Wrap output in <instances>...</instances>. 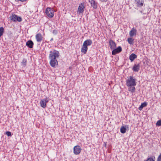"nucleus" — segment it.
Returning a JSON list of instances; mask_svg holds the SVG:
<instances>
[{
	"instance_id": "f257e3e1",
	"label": "nucleus",
	"mask_w": 161,
	"mask_h": 161,
	"mask_svg": "<svg viewBox=\"0 0 161 161\" xmlns=\"http://www.w3.org/2000/svg\"><path fill=\"white\" fill-rule=\"evenodd\" d=\"M59 52L55 49L50 52L49 58L50 60V64L52 67L54 68L58 65V62L56 58H59Z\"/></svg>"
},
{
	"instance_id": "f03ea898",
	"label": "nucleus",
	"mask_w": 161,
	"mask_h": 161,
	"mask_svg": "<svg viewBox=\"0 0 161 161\" xmlns=\"http://www.w3.org/2000/svg\"><path fill=\"white\" fill-rule=\"evenodd\" d=\"M136 79L132 76H130L126 80V84L129 87L134 86L136 85Z\"/></svg>"
},
{
	"instance_id": "7ed1b4c3",
	"label": "nucleus",
	"mask_w": 161,
	"mask_h": 161,
	"mask_svg": "<svg viewBox=\"0 0 161 161\" xmlns=\"http://www.w3.org/2000/svg\"><path fill=\"white\" fill-rule=\"evenodd\" d=\"M45 13L47 16L50 18H52L54 15V12L53 10L50 7H47Z\"/></svg>"
},
{
	"instance_id": "20e7f679",
	"label": "nucleus",
	"mask_w": 161,
	"mask_h": 161,
	"mask_svg": "<svg viewBox=\"0 0 161 161\" xmlns=\"http://www.w3.org/2000/svg\"><path fill=\"white\" fill-rule=\"evenodd\" d=\"M11 20L14 22H21L22 20L21 17L18 16L17 15L12 14L10 17Z\"/></svg>"
},
{
	"instance_id": "39448f33",
	"label": "nucleus",
	"mask_w": 161,
	"mask_h": 161,
	"mask_svg": "<svg viewBox=\"0 0 161 161\" xmlns=\"http://www.w3.org/2000/svg\"><path fill=\"white\" fill-rule=\"evenodd\" d=\"M74 153L75 155L79 154L81 150L80 147L78 145L75 146L73 148Z\"/></svg>"
},
{
	"instance_id": "423d86ee",
	"label": "nucleus",
	"mask_w": 161,
	"mask_h": 161,
	"mask_svg": "<svg viewBox=\"0 0 161 161\" xmlns=\"http://www.w3.org/2000/svg\"><path fill=\"white\" fill-rule=\"evenodd\" d=\"M85 8L84 3H82L79 6L77 12L79 14L83 13L84 12V9Z\"/></svg>"
},
{
	"instance_id": "0eeeda50",
	"label": "nucleus",
	"mask_w": 161,
	"mask_h": 161,
	"mask_svg": "<svg viewBox=\"0 0 161 161\" xmlns=\"http://www.w3.org/2000/svg\"><path fill=\"white\" fill-rule=\"evenodd\" d=\"M113 50L112 52V54L115 55L117 53L120 52L122 51V48L120 46H119L117 48H115Z\"/></svg>"
},
{
	"instance_id": "6e6552de",
	"label": "nucleus",
	"mask_w": 161,
	"mask_h": 161,
	"mask_svg": "<svg viewBox=\"0 0 161 161\" xmlns=\"http://www.w3.org/2000/svg\"><path fill=\"white\" fill-rule=\"evenodd\" d=\"M48 100L47 98H46L44 99L41 100L40 102L41 107L44 108L46 107V103L48 102Z\"/></svg>"
},
{
	"instance_id": "1a4fd4ad",
	"label": "nucleus",
	"mask_w": 161,
	"mask_h": 161,
	"mask_svg": "<svg viewBox=\"0 0 161 161\" xmlns=\"http://www.w3.org/2000/svg\"><path fill=\"white\" fill-rule=\"evenodd\" d=\"M109 44L110 48L111 49L113 50L116 47V45L115 42L112 40H110L109 41Z\"/></svg>"
},
{
	"instance_id": "9d476101",
	"label": "nucleus",
	"mask_w": 161,
	"mask_h": 161,
	"mask_svg": "<svg viewBox=\"0 0 161 161\" xmlns=\"http://www.w3.org/2000/svg\"><path fill=\"white\" fill-rule=\"evenodd\" d=\"M89 2L90 3L91 6L94 8L96 9L97 7V3L94 0H89Z\"/></svg>"
},
{
	"instance_id": "9b49d317",
	"label": "nucleus",
	"mask_w": 161,
	"mask_h": 161,
	"mask_svg": "<svg viewBox=\"0 0 161 161\" xmlns=\"http://www.w3.org/2000/svg\"><path fill=\"white\" fill-rule=\"evenodd\" d=\"M36 38L37 42H41L42 38V34L40 33H38L36 34Z\"/></svg>"
},
{
	"instance_id": "f8f14e48",
	"label": "nucleus",
	"mask_w": 161,
	"mask_h": 161,
	"mask_svg": "<svg viewBox=\"0 0 161 161\" xmlns=\"http://www.w3.org/2000/svg\"><path fill=\"white\" fill-rule=\"evenodd\" d=\"M140 64H135L132 68V70L134 72H137L140 69Z\"/></svg>"
},
{
	"instance_id": "ddd939ff",
	"label": "nucleus",
	"mask_w": 161,
	"mask_h": 161,
	"mask_svg": "<svg viewBox=\"0 0 161 161\" xmlns=\"http://www.w3.org/2000/svg\"><path fill=\"white\" fill-rule=\"evenodd\" d=\"M92 43V41L91 39H87L85 41L83 44L87 47L88 46L91 45Z\"/></svg>"
},
{
	"instance_id": "4468645a",
	"label": "nucleus",
	"mask_w": 161,
	"mask_h": 161,
	"mask_svg": "<svg viewBox=\"0 0 161 161\" xmlns=\"http://www.w3.org/2000/svg\"><path fill=\"white\" fill-rule=\"evenodd\" d=\"M26 45L28 47L31 48L33 47L34 43L31 40H29L26 42Z\"/></svg>"
},
{
	"instance_id": "2eb2a0df",
	"label": "nucleus",
	"mask_w": 161,
	"mask_h": 161,
	"mask_svg": "<svg viewBox=\"0 0 161 161\" xmlns=\"http://www.w3.org/2000/svg\"><path fill=\"white\" fill-rule=\"evenodd\" d=\"M136 30L132 28V30L130 31L129 34L131 37H132L136 34Z\"/></svg>"
},
{
	"instance_id": "dca6fc26",
	"label": "nucleus",
	"mask_w": 161,
	"mask_h": 161,
	"mask_svg": "<svg viewBox=\"0 0 161 161\" xmlns=\"http://www.w3.org/2000/svg\"><path fill=\"white\" fill-rule=\"evenodd\" d=\"M88 49V47L86 46L83 44L82 47L81 49V52L84 54L86 53Z\"/></svg>"
},
{
	"instance_id": "f3484780",
	"label": "nucleus",
	"mask_w": 161,
	"mask_h": 161,
	"mask_svg": "<svg viewBox=\"0 0 161 161\" xmlns=\"http://www.w3.org/2000/svg\"><path fill=\"white\" fill-rule=\"evenodd\" d=\"M137 55L134 53H132L129 56V59L130 61L132 62L134 61V60L136 58H137Z\"/></svg>"
},
{
	"instance_id": "a211bd4d",
	"label": "nucleus",
	"mask_w": 161,
	"mask_h": 161,
	"mask_svg": "<svg viewBox=\"0 0 161 161\" xmlns=\"http://www.w3.org/2000/svg\"><path fill=\"white\" fill-rule=\"evenodd\" d=\"M147 103L145 102L142 103L138 108L139 110H142L143 107H146L147 105Z\"/></svg>"
},
{
	"instance_id": "6ab92c4d",
	"label": "nucleus",
	"mask_w": 161,
	"mask_h": 161,
	"mask_svg": "<svg viewBox=\"0 0 161 161\" xmlns=\"http://www.w3.org/2000/svg\"><path fill=\"white\" fill-rule=\"evenodd\" d=\"M128 91L132 93H134L136 91V89L134 86L130 87L128 88Z\"/></svg>"
},
{
	"instance_id": "aec40b11",
	"label": "nucleus",
	"mask_w": 161,
	"mask_h": 161,
	"mask_svg": "<svg viewBox=\"0 0 161 161\" xmlns=\"http://www.w3.org/2000/svg\"><path fill=\"white\" fill-rule=\"evenodd\" d=\"M134 39L132 38H128L127 39V41L129 43L130 45H133L134 44Z\"/></svg>"
},
{
	"instance_id": "412c9836",
	"label": "nucleus",
	"mask_w": 161,
	"mask_h": 161,
	"mask_svg": "<svg viewBox=\"0 0 161 161\" xmlns=\"http://www.w3.org/2000/svg\"><path fill=\"white\" fill-rule=\"evenodd\" d=\"M137 6L138 7H141L143 6V3L142 2V0H137L136 1Z\"/></svg>"
},
{
	"instance_id": "4be33fe9",
	"label": "nucleus",
	"mask_w": 161,
	"mask_h": 161,
	"mask_svg": "<svg viewBox=\"0 0 161 161\" xmlns=\"http://www.w3.org/2000/svg\"><path fill=\"white\" fill-rule=\"evenodd\" d=\"M120 132L122 133H125L126 132V128L124 126H122L120 128Z\"/></svg>"
},
{
	"instance_id": "5701e85b",
	"label": "nucleus",
	"mask_w": 161,
	"mask_h": 161,
	"mask_svg": "<svg viewBox=\"0 0 161 161\" xmlns=\"http://www.w3.org/2000/svg\"><path fill=\"white\" fill-rule=\"evenodd\" d=\"M27 62V61L25 59H23L22 62V64L24 66H25L26 65V63Z\"/></svg>"
},
{
	"instance_id": "b1692460",
	"label": "nucleus",
	"mask_w": 161,
	"mask_h": 161,
	"mask_svg": "<svg viewBox=\"0 0 161 161\" xmlns=\"http://www.w3.org/2000/svg\"><path fill=\"white\" fill-rule=\"evenodd\" d=\"M4 28L3 27H0V36H1L3 34Z\"/></svg>"
},
{
	"instance_id": "393cba45",
	"label": "nucleus",
	"mask_w": 161,
	"mask_h": 161,
	"mask_svg": "<svg viewBox=\"0 0 161 161\" xmlns=\"http://www.w3.org/2000/svg\"><path fill=\"white\" fill-rule=\"evenodd\" d=\"M156 125L157 126H161V120H159L157 122Z\"/></svg>"
},
{
	"instance_id": "a878e982",
	"label": "nucleus",
	"mask_w": 161,
	"mask_h": 161,
	"mask_svg": "<svg viewBox=\"0 0 161 161\" xmlns=\"http://www.w3.org/2000/svg\"><path fill=\"white\" fill-rule=\"evenodd\" d=\"M6 134L8 136H11V133L10 132L7 131L6 133Z\"/></svg>"
},
{
	"instance_id": "bb28decb",
	"label": "nucleus",
	"mask_w": 161,
	"mask_h": 161,
	"mask_svg": "<svg viewBox=\"0 0 161 161\" xmlns=\"http://www.w3.org/2000/svg\"><path fill=\"white\" fill-rule=\"evenodd\" d=\"M144 161H154L153 158L151 157L149 158H147V160H144Z\"/></svg>"
},
{
	"instance_id": "cd10ccee",
	"label": "nucleus",
	"mask_w": 161,
	"mask_h": 161,
	"mask_svg": "<svg viewBox=\"0 0 161 161\" xmlns=\"http://www.w3.org/2000/svg\"><path fill=\"white\" fill-rule=\"evenodd\" d=\"M157 161H161V154L158 156V158Z\"/></svg>"
},
{
	"instance_id": "c85d7f7f",
	"label": "nucleus",
	"mask_w": 161,
	"mask_h": 161,
	"mask_svg": "<svg viewBox=\"0 0 161 161\" xmlns=\"http://www.w3.org/2000/svg\"><path fill=\"white\" fill-rule=\"evenodd\" d=\"M53 33L54 35H56L57 33V31L55 30H54L53 31Z\"/></svg>"
},
{
	"instance_id": "c756f323",
	"label": "nucleus",
	"mask_w": 161,
	"mask_h": 161,
	"mask_svg": "<svg viewBox=\"0 0 161 161\" xmlns=\"http://www.w3.org/2000/svg\"><path fill=\"white\" fill-rule=\"evenodd\" d=\"M53 38H52L50 40L51 41H53Z\"/></svg>"
}]
</instances>
